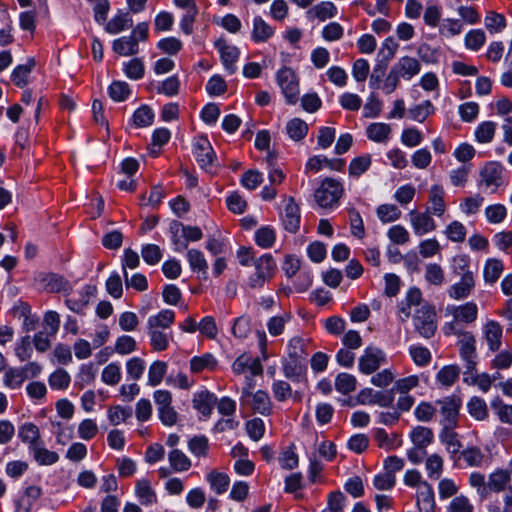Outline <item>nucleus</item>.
Instances as JSON below:
<instances>
[{
  "mask_svg": "<svg viewBox=\"0 0 512 512\" xmlns=\"http://www.w3.org/2000/svg\"><path fill=\"white\" fill-rule=\"evenodd\" d=\"M398 75L404 80H411L418 75L421 70V64L418 59L410 56H403L392 66Z\"/></svg>",
  "mask_w": 512,
  "mask_h": 512,
  "instance_id": "obj_17",
  "label": "nucleus"
},
{
  "mask_svg": "<svg viewBox=\"0 0 512 512\" xmlns=\"http://www.w3.org/2000/svg\"><path fill=\"white\" fill-rule=\"evenodd\" d=\"M307 355V347L303 338L295 336L288 341L286 358L303 361Z\"/></svg>",
  "mask_w": 512,
  "mask_h": 512,
  "instance_id": "obj_42",
  "label": "nucleus"
},
{
  "mask_svg": "<svg viewBox=\"0 0 512 512\" xmlns=\"http://www.w3.org/2000/svg\"><path fill=\"white\" fill-rule=\"evenodd\" d=\"M29 452L32 454L33 459L39 465H52L59 460V455L56 452L50 451L47 448H45L43 441H41L36 446L32 447V449H30Z\"/></svg>",
  "mask_w": 512,
  "mask_h": 512,
  "instance_id": "obj_32",
  "label": "nucleus"
},
{
  "mask_svg": "<svg viewBox=\"0 0 512 512\" xmlns=\"http://www.w3.org/2000/svg\"><path fill=\"white\" fill-rule=\"evenodd\" d=\"M416 504L419 512H436V502L433 487L423 484L416 492Z\"/></svg>",
  "mask_w": 512,
  "mask_h": 512,
  "instance_id": "obj_23",
  "label": "nucleus"
},
{
  "mask_svg": "<svg viewBox=\"0 0 512 512\" xmlns=\"http://www.w3.org/2000/svg\"><path fill=\"white\" fill-rule=\"evenodd\" d=\"M250 398H252L251 407L255 413H259L264 416L271 414L273 404L266 391L258 390Z\"/></svg>",
  "mask_w": 512,
  "mask_h": 512,
  "instance_id": "obj_27",
  "label": "nucleus"
},
{
  "mask_svg": "<svg viewBox=\"0 0 512 512\" xmlns=\"http://www.w3.org/2000/svg\"><path fill=\"white\" fill-rule=\"evenodd\" d=\"M286 131L292 140L299 141L307 135L308 125L300 118H293L288 121Z\"/></svg>",
  "mask_w": 512,
  "mask_h": 512,
  "instance_id": "obj_54",
  "label": "nucleus"
},
{
  "mask_svg": "<svg viewBox=\"0 0 512 512\" xmlns=\"http://www.w3.org/2000/svg\"><path fill=\"white\" fill-rule=\"evenodd\" d=\"M40 282L48 292L63 293L65 296L70 295L72 292V286L69 281L55 273L41 274Z\"/></svg>",
  "mask_w": 512,
  "mask_h": 512,
  "instance_id": "obj_14",
  "label": "nucleus"
},
{
  "mask_svg": "<svg viewBox=\"0 0 512 512\" xmlns=\"http://www.w3.org/2000/svg\"><path fill=\"white\" fill-rule=\"evenodd\" d=\"M367 136L376 142L386 141L391 133V128L386 123H372L367 127Z\"/></svg>",
  "mask_w": 512,
  "mask_h": 512,
  "instance_id": "obj_59",
  "label": "nucleus"
},
{
  "mask_svg": "<svg viewBox=\"0 0 512 512\" xmlns=\"http://www.w3.org/2000/svg\"><path fill=\"white\" fill-rule=\"evenodd\" d=\"M135 495L141 505L151 506L157 502V495L147 479H140L135 484Z\"/></svg>",
  "mask_w": 512,
  "mask_h": 512,
  "instance_id": "obj_25",
  "label": "nucleus"
},
{
  "mask_svg": "<svg viewBox=\"0 0 512 512\" xmlns=\"http://www.w3.org/2000/svg\"><path fill=\"white\" fill-rule=\"evenodd\" d=\"M275 241L276 232L271 226H262L255 233V242L263 249L272 247Z\"/></svg>",
  "mask_w": 512,
  "mask_h": 512,
  "instance_id": "obj_51",
  "label": "nucleus"
},
{
  "mask_svg": "<svg viewBox=\"0 0 512 512\" xmlns=\"http://www.w3.org/2000/svg\"><path fill=\"white\" fill-rule=\"evenodd\" d=\"M282 372L293 383H299L305 379L306 367L301 360L284 358L282 360Z\"/></svg>",
  "mask_w": 512,
  "mask_h": 512,
  "instance_id": "obj_19",
  "label": "nucleus"
},
{
  "mask_svg": "<svg viewBox=\"0 0 512 512\" xmlns=\"http://www.w3.org/2000/svg\"><path fill=\"white\" fill-rule=\"evenodd\" d=\"M34 66L35 60L33 58H29L26 63L16 66L11 74L13 83L18 87L27 85L29 75Z\"/></svg>",
  "mask_w": 512,
  "mask_h": 512,
  "instance_id": "obj_39",
  "label": "nucleus"
},
{
  "mask_svg": "<svg viewBox=\"0 0 512 512\" xmlns=\"http://www.w3.org/2000/svg\"><path fill=\"white\" fill-rule=\"evenodd\" d=\"M205 478L210 489L217 495L224 494L228 490L230 478L226 473L212 470L206 474Z\"/></svg>",
  "mask_w": 512,
  "mask_h": 512,
  "instance_id": "obj_26",
  "label": "nucleus"
},
{
  "mask_svg": "<svg viewBox=\"0 0 512 512\" xmlns=\"http://www.w3.org/2000/svg\"><path fill=\"white\" fill-rule=\"evenodd\" d=\"M460 459H462L468 467L481 468L488 467L491 463L489 456L485 455L483 451L476 447H467L460 453Z\"/></svg>",
  "mask_w": 512,
  "mask_h": 512,
  "instance_id": "obj_18",
  "label": "nucleus"
},
{
  "mask_svg": "<svg viewBox=\"0 0 512 512\" xmlns=\"http://www.w3.org/2000/svg\"><path fill=\"white\" fill-rule=\"evenodd\" d=\"M167 363L164 362V361H154L150 367H149V371H148V385L150 386H157L159 385L166 372H167Z\"/></svg>",
  "mask_w": 512,
  "mask_h": 512,
  "instance_id": "obj_55",
  "label": "nucleus"
},
{
  "mask_svg": "<svg viewBox=\"0 0 512 512\" xmlns=\"http://www.w3.org/2000/svg\"><path fill=\"white\" fill-rule=\"evenodd\" d=\"M26 375L21 368H9L5 371L3 383L10 389H17L22 386Z\"/></svg>",
  "mask_w": 512,
  "mask_h": 512,
  "instance_id": "obj_58",
  "label": "nucleus"
},
{
  "mask_svg": "<svg viewBox=\"0 0 512 512\" xmlns=\"http://www.w3.org/2000/svg\"><path fill=\"white\" fill-rule=\"evenodd\" d=\"M444 460L438 454H431L425 460V469L430 479L437 480L442 475Z\"/></svg>",
  "mask_w": 512,
  "mask_h": 512,
  "instance_id": "obj_50",
  "label": "nucleus"
},
{
  "mask_svg": "<svg viewBox=\"0 0 512 512\" xmlns=\"http://www.w3.org/2000/svg\"><path fill=\"white\" fill-rule=\"evenodd\" d=\"M255 271L248 277L247 284L251 289H260L275 275L277 264L271 254H264L253 262Z\"/></svg>",
  "mask_w": 512,
  "mask_h": 512,
  "instance_id": "obj_3",
  "label": "nucleus"
},
{
  "mask_svg": "<svg viewBox=\"0 0 512 512\" xmlns=\"http://www.w3.org/2000/svg\"><path fill=\"white\" fill-rule=\"evenodd\" d=\"M504 270L502 260L496 258H489L484 266L483 276L487 283L494 284L500 277Z\"/></svg>",
  "mask_w": 512,
  "mask_h": 512,
  "instance_id": "obj_41",
  "label": "nucleus"
},
{
  "mask_svg": "<svg viewBox=\"0 0 512 512\" xmlns=\"http://www.w3.org/2000/svg\"><path fill=\"white\" fill-rule=\"evenodd\" d=\"M474 506L467 496H455L446 508V512H473Z\"/></svg>",
  "mask_w": 512,
  "mask_h": 512,
  "instance_id": "obj_64",
  "label": "nucleus"
},
{
  "mask_svg": "<svg viewBox=\"0 0 512 512\" xmlns=\"http://www.w3.org/2000/svg\"><path fill=\"white\" fill-rule=\"evenodd\" d=\"M276 80L280 86L286 102L290 105L299 100V80L295 72L287 67L280 69L276 74Z\"/></svg>",
  "mask_w": 512,
  "mask_h": 512,
  "instance_id": "obj_7",
  "label": "nucleus"
},
{
  "mask_svg": "<svg viewBox=\"0 0 512 512\" xmlns=\"http://www.w3.org/2000/svg\"><path fill=\"white\" fill-rule=\"evenodd\" d=\"M436 318L434 306L424 303L413 316L415 330L426 339L432 338L437 331Z\"/></svg>",
  "mask_w": 512,
  "mask_h": 512,
  "instance_id": "obj_5",
  "label": "nucleus"
},
{
  "mask_svg": "<svg viewBox=\"0 0 512 512\" xmlns=\"http://www.w3.org/2000/svg\"><path fill=\"white\" fill-rule=\"evenodd\" d=\"M281 221L286 231L296 233L300 227V209L293 198H289L281 215Z\"/></svg>",
  "mask_w": 512,
  "mask_h": 512,
  "instance_id": "obj_16",
  "label": "nucleus"
},
{
  "mask_svg": "<svg viewBox=\"0 0 512 512\" xmlns=\"http://www.w3.org/2000/svg\"><path fill=\"white\" fill-rule=\"evenodd\" d=\"M274 34V29L262 17L256 16L253 19L252 40L255 42H266Z\"/></svg>",
  "mask_w": 512,
  "mask_h": 512,
  "instance_id": "obj_31",
  "label": "nucleus"
},
{
  "mask_svg": "<svg viewBox=\"0 0 512 512\" xmlns=\"http://www.w3.org/2000/svg\"><path fill=\"white\" fill-rule=\"evenodd\" d=\"M475 288L474 276L466 275L460 281L449 287L447 293L451 299L462 300L467 298Z\"/></svg>",
  "mask_w": 512,
  "mask_h": 512,
  "instance_id": "obj_21",
  "label": "nucleus"
},
{
  "mask_svg": "<svg viewBox=\"0 0 512 512\" xmlns=\"http://www.w3.org/2000/svg\"><path fill=\"white\" fill-rule=\"evenodd\" d=\"M445 192L441 186L434 185L429 190L428 196V207L426 209L432 215H436L438 217L443 216L446 211V204L444 201Z\"/></svg>",
  "mask_w": 512,
  "mask_h": 512,
  "instance_id": "obj_22",
  "label": "nucleus"
},
{
  "mask_svg": "<svg viewBox=\"0 0 512 512\" xmlns=\"http://www.w3.org/2000/svg\"><path fill=\"white\" fill-rule=\"evenodd\" d=\"M425 280L434 286H441L445 281L443 268L437 263H429L425 267Z\"/></svg>",
  "mask_w": 512,
  "mask_h": 512,
  "instance_id": "obj_60",
  "label": "nucleus"
},
{
  "mask_svg": "<svg viewBox=\"0 0 512 512\" xmlns=\"http://www.w3.org/2000/svg\"><path fill=\"white\" fill-rule=\"evenodd\" d=\"M468 484L475 489L481 499H486L492 493L499 494L506 492L512 487L510 472L504 468H497L487 477L485 474L474 471L468 477Z\"/></svg>",
  "mask_w": 512,
  "mask_h": 512,
  "instance_id": "obj_1",
  "label": "nucleus"
},
{
  "mask_svg": "<svg viewBox=\"0 0 512 512\" xmlns=\"http://www.w3.org/2000/svg\"><path fill=\"white\" fill-rule=\"evenodd\" d=\"M168 461L175 472H186L192 467L190 458L180 449L174 448L168 453Z\"/></svg>",
  "mask_w": 512,
  "mask_h": 512,
  "instance_id": "obj_35",
  "label": "nucleus"
},
{
  "mask_svg": "<svg viewBox=\"0 0 512 512\" xmlns=\"http://www.w3.org/2000/svg\"><path fill=\"white\" fill-rule=\"evenodd\" d=\"M215 47L220 53L222 64L229 74L236 71V62L238 61L240 51L236 46L228 44L224 39H218Z\"/></svg>",
  "mask_w": 512,
  "mask_h": 512,
  "instance_id": "obj_11",
  "label": "nucleus"
},
{
  "mask_svg": "<svg viewBox=\"0 0 512 512\" xmlns=\"http://www.w3.org/2000/svg\"><path fill=\"white\" fill-rule=\"evenodd\" d=\"M71 377L68 372L62 368L55 370L48 379V383L52 389L64 390L68 388Z\"/></svg>",
  "mask_w": 512,
  "mask_h": 512,
  "instance_id": "obj_62",
  "label": "nucleus"
},
{
  "mask_svg": "<svg viewBox=\"0 0 512 512\" xmlns=\"http://www.w3.org/2000/svg\"><path fill=\"white\" fill-rule=\"evenodd\" d=\"M422 292L417 287H411L405 296V299L399 304V313L402 321H406L411 316V307L422 306Z\"/></svg>",
  "mask_w": 512,
  "mask_h": 512,
  "instance_id": "obj_20",
  "label": "nucleus"
},
{
  "mask_svg": "<svg viewBox=\"0 0 512 512\" xmlns=\"http://www.w3.org/2000/svg\"><path fill=\"white\" fill-rule=\"evenodd\" d=\"M96 288L92 285H85L74 296L65 299L66 306L73 312L81 314L88 306L90 298L94 295Z\"/></svg>",
  "mask_w": 512,
  "mask_h": 512,
  "instance_id": "obj_15",
  "label": "nucleus"
},
{
  "mask_svg": "<svg viewBox=\"0 0 512 512\" xmlns=\"http://www.w3.org/2000/svg\"><path fill=\"white\" fill-rule=\"evenodd\" d=\"M490 406L501 423L512 425V405L504 403L500 397H495Z\"/></svg>",
  "mask_w": 512,
  "mask_h": 512,
  "instance_id": "obj_44",
  "label": "nucleus"
},
{
  "mask_svg": "<svg viewBox=\"0 0 512 512\" xmlns=\"http://www.w3.org/2000/svg\"><path fill=\"white\" fill-rule=\"evenodd\" d=\"M132 25L133 20L128 13L119 12L107 23L105 30L110 34H118Z\"/></svg>",
  "mask_w": 512,
  "mask_h": 512,
  "instance_id": "obj_45",
  "label": "nucleus"
},
{
  "mask_svg": "<svg viewBox=\"0 0 512 512\" xmlns=\"http://www.w3.org/2000/svg\"><path fill=\"white\" fill-rule=\"evenodd\" d=\"M385 362V353L379 348L369 346L359 358V371L366 375L372 374Z\"/></svg>",
  "mask_w": 512,
  "mask_h": 512,
  "instance_id": "obj_9",
  "label": "nucleus"
},
{
  "mask_svg": "<svg viewBox=\"0 0 512 512\" xmlns=\"http://www.w3.org/2000/svg\"><path fill=\"white\" fill-rule=\"evenodd\" d=\"M464 382L469 385H476L482 392L486 393L490 390L493 379L487 373L477 374L475 371L472 374L465 375Z\"/></svg>",
  "mask_w": 512,
  "mask_h": 512,
  "instance_id": "obj_61",
  "label": "nucleus"
},
{
  "mask_svg": "<svg viewBox=\"0 0 512 512\" xmlns=\"http://www.w3.org/2000/svg\"><path fill=\"white\" fill-rule=\"evenodd\" d=\"M445 315L452 317V320L446 322L442 327L445 336L468 333L465 326L473 324L477 320L478 306L473 301L461 305H448L445 308Z\"/></svg>",
  "mask_w": 512,
  "mask_h": 512,
  "instance_id": "obj_2",
  "label": "nucleus"
},
{
  "mask_svg": "<svg viewBox=\"0 0 512 512\" xmlns=\"http://www.w3.org/2000/svg\"><path fill=\"white\" fill-rule=\"evenodd\" d=\"M217 366L218 361L212 353H204L190 359V371L194 374H199L203 371H214Z\"/></svg>",
  "mask_w": 512,
  "mask_h": 512,
  "instance_id": "obj_24",
  "label": "nucleus"
},
{
  "mask_svg": "<svg viewBox=\"0 0 512 512\" xmlns=\"http://www.w3.org/2000/svg\"><path fill=\"white\" fill-rule=\"evenodd\" d=\"M483 338L491 352H497L502 345L503 329L495 320L487 321L482 328Z\"/></svg>",
  "mask_w": 512,
  "mask_h": 512,
  "instance_id": "obj_13",
  "label": "nucleus"
},
{
  "mask_svg": "<svg viewBox=\"0 0 512 512\" xmlns=\"http://www.w3.org/2000/svg\"><path fill=\"white\" fill-rule=\"evenodd\" d=\"M337 14L336 6L330 1H323L312 7L308 12V17L317 18L319 21L335 17Z\"/></svg>",
  "mask_w": 512,
  "mask_h": 512,
  "instance_id": "obj_37",
  "label": "nucleus"
},
{
  "mask_svg": "<svg viewBox=\"0 0 512 512\" xmlns=\"http://www.w3.org/2000/svg\"><path fill=\"white\" fill-rule=\"evenodd\" d=\"M467 409L469 414L477 420H484L488 417L487 404L480 397H472L467 404Z\"/></svg>",
  "mask_w": 512,
  "mask_h": 512,
  "instance_id": "obj_57",
  "label": "nucleus"
},
{
  "mask_svg": "<svg viewBox=\"0 0 512 512\" xmlns=\"http://www.w3.org/2000/svg\"><path fill=\"white\" fill-rule=\"evenodd\" d=\"M113 50L121 56H130L138 52V39L134 36L121 37L113 42Z\"/></svg>",
  "mask_w": 512,
  "mask_h": 512,
  "instance_id": "obj_38",
  "label": "nucleus"
},
{
  "mask_svg": "<svg viewBox=\"0 0 512 512\" xmlns=\"http://www.w3.org/2000/svg\"><path fill=\"white\" fill-rule=\"evenodd\" d=\"M356 378L348 373H340L335 379V389L341 394H349L356 389Z\"/></svg>",
  "mask_w": 512,
  "mask_h": 512,
  "instance_id": "obj_63",
  "label": "nucleus"
},
{
  "mask_svg": "<svg viewBox=\"0 0 512 512\" xmlns=\"http://www.w3.org/2000/svg\"><path fill=\"white\" fill-rule=\"evenodd\" d=\"M435 403L437 406H439V412L442 416L440 422L443 427H456L459 410L461 407L460 397L456 395H450L437 400Z\"/></svg>",
  "mask_w": 512,
  "mask_h": 512,
  "instance_id": "obj_8",
  "label": "nucleus"
},
{
  "mask_svg": "<svg viewBox=\"0 0 512 512\" xmlns=\"http://www.w3.org/2000/svg\"><path fill=\"white\" fill-rule=\"evenodd\" d=\"M454 428L455 427H443L439 434V438L445 445L447 452L453 455L457 454L462 446Z\"/></svg>",
  "mask_w": 512,
  "mask_h": 512,
  "instance_id": "obj_40",
  "label": "nucleus"
},
{
  "mask_svg": "<svg viewBox=\"0 0 512 512\" xmlns=\"http://www.w3.org/2000/svg\"><path fill=\"white\" fill-rule=\"evenodd\" d=\"M18 437L23 443L28 444V449L39 444L41 440L39 428L33 423H24L19 427Z\"/></svg>",
  "mask_w": 512,
  "mask_h": 512,
  "instance_id": "obj_34",
  "label": "nucleus"
},
{
  "mask_svg": "<svg viewBox=\"0 0 512 512\" xmlns=\"http://www.w3.org/2000/svg\"><path fill=\"white\" fill-rule=\"evenodd\" d=\"M434 113V107L429 100H425L420 104L411 107L408 110L409 117L417 122H424L431 114Z\"/></svg>",
  "mask_w": 512,
  "mask_h": 512,
  "instance_id": "obj_52",
  "label": "nucleus"
},
{
  "mask_svg": "<svg viewBox=\"0 0 512 512\" xmlns=\"http://www.w3.org/2000/svg\"><path fill=\"white\" fill-rule=\"evenodd\" d=\"M486 42V35L482 29H472L464 37V45L468 50L478 51Z\"/></svg>",
  "mask_w": 512,
  "mask_h": 512,
  "instance_id": "obj_53",
  "label": "nucleus"
},
{
  "mask_svg": "<svg viewBox=\"0 0 512 512\" xmlns=\"http://www.w3.org/2000/svg\"><path fill=\"white\" fill-rule=\"evenodd\" d=\"M209 448V440L204 435L194 436L188 441L189 451L197 458L207 457Z\"/></svg>",
  "mask_w": 512,
  "mask_h": 512,
  "instance_id": "obj_47",
  "label": "nucleus"
},
{
  "mask_svg": "<svg viewBox=\"0 0 512 512\" xmlns=\"http://www.w3.org/2000/svg\"><path fill=\"white\" fill-rule=\"evenodd\" d=\"M452 336L459 337L457 347L460 359L464 363V375L472 374L477 371L478 354L476 349V338L472 332L463 334H452Z\"/></svg>",
  "mask_w": 512,
  "mask_h": 512,
  "instance_id": "obj_4",
  "label": "nucleus"
},
{
  "mask_svg": "<svg viewBox=\"0 0 512 512\" xmlns=\"http://www.w3.org/2000/svg\"><path fill=\"white\" fill-rule=\"evenodd\" d=\"M502 167L499 162H487L481 170L482 181L487 187L501 185Z\"/></svg>",
  "mask_w": 512,
  "mask_h": 512,
  "instance_id": "obj_30",
  "label": "nucleus"
},
{
  "mask_svg": "<svg viewBox=\"0 0 512 512\" xmlns=\"http://www.w3.org/2000/svg\"><path fill=\"white\" fill-rule=\"evenodd\" d=\"M175 313L173 310L165 309L157 315L150 316L147 321L148 329L167 330L174 323Z\"/></svg>",
  "mask_w": 512,
  "mask_h": 512,
  "instance_id": "obj_28",
  "label": "nucleus"
},
{
  "mask_svg": "<svg viewBox=\"0 0 512 512\" xmlns=\"http://www.w3.org/2000/svg\"><path fill=\"white\" fill-rule=\"evenodd\" d=\"M193 155L197 160H213L215 152L209 140L204 136H198L193 141Z\"/></svg>",
  "mask_w": 512,
  "mask_h": 512,
  "instance_id": "obj_36",
  "label": "nucleus"
},
{
  "mask_svg": "<svg viewBox=\"0 0 512 512\" xmlns=\"http://www.w3.org/2000/svg\"><path fill=\"white\" fill-rule=\"evenodd\" d=\"M150 336V344L155 351H164L169 346V341L172 339V332L165 330L148 329Z\"/></svg>",
  "mask_w": 512,
  "mask_h": 512,
  "instance_id": "obj_46",
  "label": "nucleus"
},
{
  "mask_svg": "<svg viewBox=\"0 0 512 512\" xmlns=\"http://www.w3.org/2000/svg\"><path fill=\"white\" fill-rule=\"evenodd\" d=\"M451 270L460 278L466 277V275L474 276V273L470 270V257L466 254H459L452 258Z\"/></svg>",
  "mask_w": 512,
  "mask_h": 512,
  "instance_id": "obj_48",
  "label": "nucleus"
},
{
  "mask_svg": "<svg viewBox=\"0 0 512 512\" xmlns=\"http://www.w3.org/2000/svg\"><path fill=\"white\" fill-rule=\"evenodd\" d=\"M460 367L456 364L443 366L436 374V382L444 387L453 386L460 376Z\"/></svg>",
  "mask_w": 512,
  "mask_h": 512,
  "instance_id": "obj_33",
  "label": "nucleus"
},
{
  "mask_svg": "<svg viewBox=\"0 0 512 512\" xmlns=\"http://www.w3.org/2000/svg\"><path fill=\"white\" fill-rule=\"evenodd\" d=\"M187 260L192 271L201 273L204 276V278H206L208 263L202 251L198 249L188 250Z\"/></svg>",
  "mask_w": 512,
  "mask_h": 512,
  "instance_id": "obj_43",
  "label": "nucleus"
},
{
  "mask_svg": "<svg viewBox=\"0 0 512 512\" xmlns=\"http://www.w3.org/2000/svg\"><path fill=\"white\" fill-rule=\"evenodd\" d=\"M343 194L342 184L332 178H326L315 191V200L322 208H332Z\"/></svg>",
  "mask_w": 512,
  "mask_h": 512,
  "instance_id": "obj_6",
  "label": "nucleus"
},
{
  "mask_svg": "<svg viewBox=\"0 0 512 512\" xmlns=\"http://www.w3.org/2000/svg\"><path fill=\"white\" fill-rule=\"evenodd\" d=\"M216 403V395L207 389L197 391L193 394V408L206 418L211 416Z\"/></svg>",
  "mask_w": 512,
  "mask_h": 512,
  "instance_id": "obj_12",
  "label": "nucleus"
},
{
  "mask_svg": "<svg viewBox=\"0 0 512 512\" xmlns=\"http://www.w3.org/2000/svg\"><path fill=\"white\" fill-rule=\"evenodd\" d=\"M377 217L382 223H390L401 217V210L395 204H382L376 210Z\"/></svg>",
  "mask_w": 512,
  "mask_h": 512,
  "instance_id": "obj_56",
  "label": "nucleus"
},
{
  "mask_svg": "<svg viewBox=\"0 0 512 512\" xmlns=\"http://www.w3.org/2000/svg\"><path fill=\"white\" fill-rule=\"evenodd\" d=\"M373 436L378 447L386 451L395 450L402 445V440L397 434L389 435L382 428H377Z\"/></svg>",
  "mask_w": 512,
  "mask_h": 512,
  "instance_id": "obj_29",
  "label": "nucleus"
},
{
  "mask_svg": "<svg viewBox=\"0 0 512 512\" xmlns=\"http://www.w3.org/2000/svg\"><path fill=\"white\" fill-rule=\"evenodd\" d=\"M410 437L415 446L425 449L433 440V432L430 428L417 426L411 431Z\"/></svg>",
  "mask_w": 512,
  "mask_h": 512,
  "instance_id": "obj_49",
  "label": "nucleus"
},
{
  "mask_svg": "<svg viewBox=\"0 0 512 512\" xmlns=\"http://www.w3.org/2000/svg\"><path fill=\"white\" fill-rule=\"evenodd\" d=\"M408 216L413 232L417 236H423L433 232L437 227L435 220L432 218V214L427 211L419 212L417 210H411Z\"/></svg>",
  "mask_w": 512,
  "mask_h": 512,
  "instance_id": "obj_10",
  "label": "nucleus"
}]
</instances>
